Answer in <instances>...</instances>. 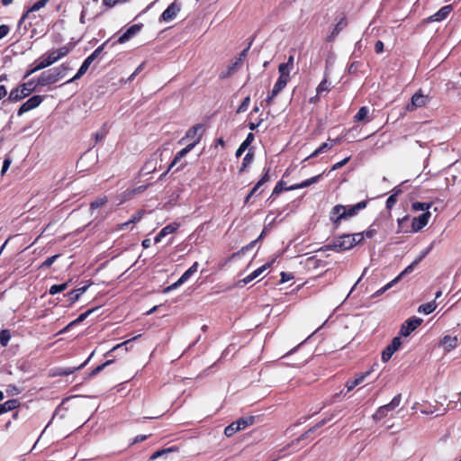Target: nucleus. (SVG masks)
Masks as SVG:
<instances>
[{
    "label": "nucleus",
    "instance_id": "aec40b11",
    "mask_svg": "<svg viewBox=\"0 0 461 461\" xmlns=\"http://www.w3.org/2000/svg\"><path fill=\"white\" fill-rule=\"evenodd\" d=\"M241 67L240 59H235L227 68L221 72L220 77L226 78L234 74Z\"/></svg>",
    "mask_w": 461,
    "mask_h": 461
},
{
    "label": "nucleus",
    "instance_id": "7ed1b4c3",
    "mask_svg": "<svg viewBox=\"0 0 461 461\" xmlns=\"http://www.w3.org/2000/svg\"><path fill=\"white\" fill-rule=\"evenodd\" d=\"M71 50V48L68 46H63L56 50L50 51L46 57L41 59V60L36 65V69H43L59 61L65 56H67Z\"/></svg>",
    "mask_w": 461,
    "mask_h": 461
},
{
    "label": "nucleus",
    "instance_id": "79ce46f5",
    "mask_svg": "<svg viewBox=\"0 0 461 461\" xmlns=\"http://www.w3.org/2000/svg\"><path fill=\"white\" fill-rule=\"evenodd\" d=\"M431 207L430 203H420V202H415L412 203V210L414 211H429V209Z\"/></svg>",
    "mask_w": 461,
    "mask_h": 461
},
{
    "label": "nucleus",
    "instance_id": "c756f323",
    "mask_svg": "<svg viewBox=\"0 0 461 461\" xmlns=\"http://www.w3.org/2000/svg\"><path fill=\"white\" fill-rule=\"evenodd\" d=\"M19 406V401L16 399L8 400L5 402L0 404V407L4 413L13 411Z\"/></svg>",
    "mask_w": 461,
    "mask_h": 461
},
{
    "label": "nucleus",
    "instance_id": "5fc2aeb1",
    "mask_svg": "<svg viewBox=\"0 0 461 461\" xmlns=\"http://www.w3.org/2000/svg\"><path fill=\"white\" fill-rule=\"evenodd\" d=\"M10 32V28L8 25L3 24L0 25V40L5 37Z\"/></svg>",
    "mask_w": 461,
    "mask_h": 461
},
{
    "label": "nucleus",
    "instance_id": "de8ad7c7",
    "mask_svg": "<svg viewBox=\"0 0 461 461\" xmlns=\"http://www.w3.org/2000/svg\"><path fill=\"white\" fill-rule=\"evenodd\" d=\"M401 401H402V395L401 394H397L387 404L393 411L395 408H397L400 405Z\"/></svg>",
    "mask_w": 461,
    "mask_h": 461
},
{
    "label": "nucleus",
    "instance_id": "72a5a7b5",
    "mask_svg": "<svg viewBox=\"0 0 461 461\" xmlns=\"http://www.w3.org/2000/svg\"><path fill=\"white\" fill-rule=\"evenodd\" d=\"M368 114H369V109L366 106H362L354 117L355 122H362V121L367 119Z\"/></svg>",
    "mask_w": 461,
    "mask_h": 461
},
{
    "label": "nucleus",
    "instance_id": "412c9836",
    "mask_svg": "<svg viewBox=\"0 0 461 461\" xmlns=\"http://www.w3.org/2000/svg\"><path fill=\"white\" fill-rule=\"evenodd\" d=\"M368 375H369V372L360 373V374L357 375V376L354 379L348 380L345 384L347 390L351 391L357 385L360 384Z\"/></svg>",
    "mask_w": 461,
    "mask_h": 461
},
{
    "label": "nucleus",
    "instance_id": "4be33fe9",
    "mask_svg": "<svg viewBox=\"0 0 461 461\" xmlns=\"http://www.w3.org/2000/svg\"><path fill=\"white\" fill-rule=\"evenodd\" d=\"M321 177V175L312 176L305 181H303L300 184H295V185L286 188V190H295V189H301V188L307 187L312 184L317 183Z\"/></svg>",
    "mask_w": 461,
    "mask_h": 461
},
{
    "label": "nucleus",
    "instance_id": "cd10ccee",
    "mask_svg": "<svg viewBox=\"0 0 461 461\" xmlns=\"http://www.w3.org/2000/svg\"><path fill=\"white\" fill-rule=\"evenodd\" d=\"M331 83L325 77L316 87L317 95L328 94L330 90Z\"/></svg>",
    "mask_w": 461,
    "mask_h": 461
},
{
    "label": "nucleus",
    "instance_id": "6e6552de",
    "mask_svg": "<svg viewBox=\"0 0 461 461\" xmlns=\"http://www.w3.org/2000/svg\"><path fill=\"white\" fill-rule=\"evenodd\" d=\"M422 322V319L418 317L409 318L402 325L400 330V335L403 337L409 336L412 331H414Z\"/></svg>",
    "mask_w": 461,
    "mask_h": 461
},
{
    "label": "nucleus",
    "instance_id": "393cba45",
    "mask_svg": "<svg viewBox=\"0 0 461 461\" xmlns=\"http://www.w3.org/2000/svg\"><path fill=\"white\" fill-rule=\"evenodd\" d=\"M50 0H39L22 16L20 23L23 22L29 17L30 13L36 12L45 6Z\"/></svg>",
    "mask_w": 461,
    "mask_h": 461
},
{
    "label": "nucleus",
    "instance_id": "1a4fd4ad",
    "mask_svg": "<svg viewBox=\"0 0 461 461\" xmlns=\"http://www.w3.org/2000/svg\"><path fill=\"white\" fill-rule=\"evenodd\" d=\"M181 7H182L181 3L178 0H175L162 13L160 18L165 22H170V21L174 20L176 17L177 14L180 12Z\"/></svg>",
    "mask_w": 461,
    "mask_h": 461
},
{
    "label": "nucleus",
    "instance_id": "4c0bfd02",
    "mask_svg": "<svg viewBox=\"0 0 461 461\" xmlns=\"http://www.w3.org/2000/svg\"><path fill=\"white\" fill-rule=\"evenodd\" d=\"M253 159H254V153L252 151H249L244 158H243V162H242V165H241V167L240 169V171H243L245 170V168L247 167H249L252 162H253Z\"/></svg>",
    "mask_w": 461,
    "mask_h": 461
},
{
    "label": "nucleus",
    "instance_id": "864d4df0",
    "mask_svg": "<svg viewBox=\"0 0 461 461\" xmlns=\"http://www.w3.org/2000/svg\"><path fill=\"white\" fill-rule=\"evenodd\" d=\"M12 163V160L10 158H5V160H4V163H3V167H2V170H1V175H5V173L7 171V169L9 168L10 165Z\"/></svg>",
    "mask_w": 461,
    "mask_h": 461
},
{
    "label": "nucleus",
    "instance_id": "20e7f679",
    "mask_svg": "<svg viewBox=\"0 0 461 461\" xmlns=\"http://www.w3.org/2000/svg\"><path fill=\"white\" fill-rule=\"evenodd\" d=\"M35 83L29 81L20 85L18 87L13 89L8 96L9 102H19L30 95L35 90Z\"/></svg>",
    "mask_w": 461,
    "mask_h": 461
},
{
    "label": "nucleus",
    "instance_id": "4d7b16f0",
    "mask_svg": "<svg viewBox=\"0 0 461 461\" xmlns=\"http://www.w3.org/2000/svg\"><path fill=\"white\" fill-rule=\"evenodd\" d=\"M6 392L12 395H17L20 393V390L15 385L12 384L7 386Z\"/></svg>",
    "mask_w": 461,
    "mask_h": 461
},
{
    "label": "nucleus",
    "instance_id": "9d476101",
    "mask_svg": "<svg viewBox=\"0 0 461 461\" xmlns=\"http://www.w3.org/2000/svg\"><path fill=\"white\" fill-rule=\"evenodd\" d=\"M402 345L400 337H394L391 343L383 350L382 360L387 362L391 359L392 356L396 352Z\"/></svg>",
    "mask_w": 461,
    "mask_h": 461
},
{
    "label": "nucleus",
    "instance_id": "0eeeda50",
    "mask_svg": "<svg viewBox=\"0 0 461 461\" xmlns=\"http://www.w3.org/2000/svg\"><path fill=\"white\" fill-rule=\"evenodd\" d=\"M422 258V257L419 258L415 261H413L411 265H409L403 271H402L394 279H393L391 282H389L387 285H385L383 288L376 291L375 294V296L381 295L385 291L390 289L393 285H395L397 282H399L402 276H404L407 274H410L414 269L415 266L420 262V260Z\"/></svg>",
    "mask_w": 461,
    "mask_h": 461
},
{
    "label": "nucleus",
    "instance_id": "ddd939ff",
    "mask_svg": "<svg viewBox=\"0 0 461 461\" xmlns=\"http://www.w3.org/2000/svg\"><path fill=\"white\" fill-rule=\"evenodd\" d=\"M142 24L141 23H139V24H133L131 26H130L117 40V43L119 44H123L125 42H127L128 41H130L132 37H134L136 34H138L141 28H142Z\"/></svg>",
    "mask_w": 461,
    "mask_h": 461
},
{
    "label": "nucleus",
    "instance_id": "c9c22d12",
    "mask_svg": "<svg viewBox=\"0 0 461 461\" xmlns=\"http://www.w3.org/2000/svg\"><path fill=\"white\" fill-rule=\"evenodd\" d=\"M347 26V22L344 18L340 19V21L335 25L331 34L330 35V39L335 38L340 31H342Z\"/></svg>",
    "mask_w": 461,
    "mask_h": 461
},
{
    "label": "nucleus",
    "instance_id": "423d86ee",
    "mask_svg": "<svg viewBox=\"0 0 461 461\" xmlns=\"http://www.w3.org/2000/svg\"><path fill=\"white\" fill-rule=\"evenodd\" d=\"M254 422V417H247V418H241L230 425H228L224 429V435L228 438L232 437L234 434H236L238 431H240L247 427L252 425Z\"/></svg>",
    "mask_w": 461,
    "mask_h": 461
},
{
    "label": "nucleus",
    "instance_id": "a18cd8bd",
    "mask_svg": "<svg viewBox=\"0 0 461 461\" xmlns=\"http://www.w3.org/2000/svg\"><path fill=\"white\" fill-rule=\"evenodd\" d=\"M59 257V254L57 255H54V256H51L50 258H48L45 261H43L41 265V268H48L50 267L55 261L56 259Z\"/></svg>",
    "mask_w": 461,
    "mask_h": 461
},
{
    "label": "nucleus",
    "instance_id": "774afa93",
    "mask_svg": "<svg viewBox=\"0 0 461 461\" xmlns=\"http://www.w3.org/2000/svg\"><path fill=\"white\" fill-rule=\"evenodd\" d=\"M103 2L104 5L113 7L118 3V0H103Z\"/></svg>",
    "mask_w": 461,
    "mask_h": 461
},
{
    "label": "nucleus",
    "instance_id": "8fccbe9b",
    "mask_svg": "<svg viewBox=\"0 0 461 461\" xmlns=\"http://www.w3.org/2000/svg\"><path fill=\"white\" fill-rule=\"evenodd\" d=\"M113 361L112 360H107L106 362H104V364L96 366L94 370H92V372L89 374V376H93V375H97L98 373H100L105 366H109Z\"/></svg>",
    "mask_w": 461,
    "mask_h": 461
},
{
    "label": "nucleus",
    "instance_id": "f3484780",
    "mask_svg": "<svg viewBox=\"0 0 461 461\" xmlns=\"http://www.w3.org/2000/svg\"><path fill=\"white\" fill-rule=\"evenodd\" d=\"M346 207L343 205H336L332 208L330 212V220L334 223H338L340 220L345 219Z\"/></svg>",
    "mask_w": 461,
    "mask_h": 461
},
{
    "label": "nucleus",
    "instance_id": "b1692460",
    "mask_svg": "<svg viewBox=\"0 0 461 461\" xmlns=\"http://www.w3.org/2000/svg\"><path fill=\"white\" fill-rule=\"evenodd\" d=\"M254 140V134L249 133L246 140L240 144V146L236 150L235 156L237 158L240 157L243 152L249 148L251 142Z\"/></svg>",
    "mask_w": 461,
    "mask_h": 461
},
{
    "label": "nucleus",
    "instance_id": "2f4dec72",
    "mask_svg": "<svg viewBox=\"0 0 461 461\" xmlns=\"http://www.w3.org/2000/svg\"><path fill=\"white\" fill-rule=\"evenodd\" d=\"M294 68L287 66V64L281 63L278 67V72H279V77L285 78L287 80H290V73Z\"/></svg>",
    "mask_w": 461,
    "mask_h": 461
},
{
    "label": "nucleus",
    "instance_id": "bb28decb",
    "mask_svg": "<svg viewBox=\"0 0 461 461\" xmlns=\"http://www.w3.org/2000/svg\"><path fill=\"white\" fill-rule=\"evenodd\" d=\"M198 263L194 262L178 279V284L186 282L198 269Z\"/></svg>",
    "mask_w": 461,
    "mask_h": 461
},
{
    "label": "nucleus",
    "instance_id": "58836bf2",
    "mask_svg": "<svg viewBox=\"0 0 461 461\" xmlns=\"http://www.w3.org/2000/svg\"><path fill=\"white\" fill-rule=\"evenodd\" d=\"M11 334L8 330H3L0 331V344L3 347L7 346L8 342L10 341Z\"/></svg>",
    "mask_w": 461,
    "mask_h": 461
},
{
    "label": "nucleus",
    "instance_id": "e433bc0d",
    "mask_svg": "<svg viewBox=\"0 0 461 461\" xmlns=\"http://www.w3.org/2000/svg\"><path fill=\"white\" fill-rule=\"evenodd\" d=\"M95 311V309H90L83 313H81L75 321H73L72 322H70L66 328L64 330H68L70 326L76 324V323H79L81 321H83L84 320H86L93 312Z\"/></svg>",
    "mask_w": 461,
    "mask_h": 461
},
{
    "label": "nucleus",
    "instance_id": "a878e982",
    "mask_svg": "<svg viewBox=\"0 0 461 461\" xmlns=\"http://www.w3.org/2000/svg\"><path fill=\"white\" fill-rule=\"evenodd\" d=\"M366 204L367 203L366 201H362L351 206L349 209H346L345 219L356 215L359 210L366 208Z\"/></svg>",
    "mask_w": 461,
    "mask_h": 461
},
{
    "label": "nucleus",
    "instance_id": "052dcab7",
    "mask_svg": "<svg viewBox=\"0 0 461 461\" xmlns=\"http://www.w3.org/2000/svg\"><path fill=\"white\" fill-rule=\"evenodd\" d=\"M141 218H142V212H138L137 213H135L134 215L131 216V218L130 219V222L136 223V222L140 221Z\"/></svg>",
    "mask_w": 461,
    "mask_h": 461
},
{
    "label": "nucleus",
    "instance_id": "a211bd4d",
    "mask_svg": "<svg viewBox=\"0 0 461 461\" xmlns=\"http://www.w3.org/2000/svg\"><path fill=\"white\" fill-rule=\"evenodd\" d=\"M440 344L447 352H449L457 346L458 339L456 336L451 337L447 335L442 339Z\"/></svg>",
    "mask_w": 461,
    "mask_h": 461
},
{
    "label": "nucleus",
    "instance_id": "2eb2a0df",
    "mask_svg": "<svg viewBox=\"0 0 461 461\" xmlns=\"http://www.w3.org/2000/svg\"><path fill=\"white\" fill-rule=\"evenodd\" d=\"M453 10V7L451 5H445L443 7H441L437 13H435L434 14L430 15L427 21L429 23H431V22H441L443 20H445L448 14L452 12Z\"/></svg>",
    "mask_w": 461,
    "mask_h": 461
},
{
    "label": "nucleus",
    "instance_id": "09e8293b",
    "mask_svg": "<svg viewBox=\"0 0 461 461\" xmlns=\"http://www.w3.org/2000/svg\"><path fill=\"white\" fill-rule=\"evenodd\" d=\"M269 264L267 263L265 265H263L262 267H258V269L254 270L251 274H252V278L256 279L257 277H258L263 272H265L268 267H269Z\"/></svg>",
    "mask_w": 461,
    "mask_h": 461
},
{
    "label": "nucleus",
    "instance_id": "5701e85b",
    "mask_svg": "<svg viewBox=\"0 0 461 461\" xmlns=\"http://www.w3.org/2000/svg\"><path fill=\"white\" fill-rule=\"evenodd\" d=\"M393 411V409H391L388 404H384L383 406H380L377 411L375 412V414L373 415V420L375 421H378L382 419H384V417H386L389 412Z\"/></svg>",
    "mask_w": 461,
    "mask_h": 461
},
{
    "label": "nucleus",
    "instance_id": "69168bd1",
    "mask_svg": "<svg viewBox=\"0 0 461 461\" xmlns=\"http://www.w3.org/2000/svg\"><path fill=\"white\" fill-rule=\"evenodd\" d=\"M250 47V44L248 46V48H246L245 50H243L240 54V57L237 58L236 59H240V64L242 65V61L244 59V58H246L247 54H248V51H249V49Z\"/></svg>",
    "mask_w": 461,
    "mask_h": 461
},
{
    "label": "nucleus",
    "instance_id": "338daca9",
    "mask_svg": "<svg viewBox=\"0 0 461 461\" xmlns=\"http://www.w3.org/2000/svg\"><path fill=\"white\" fill-rule=\"evenodd\" d=\"M253 280H254V278H252V274H249V276L244 277L242 280H240V283H242V285H245Z\"/></svg>",
    "mask_w": 461,
    "mask_h": 461
},
{
    "label": "nucleus",
    "instance_id": "4468645a",
    "mask_svg": "<svg viewBox=\"0 0 461 461\" xmlns=\"http://www.w3.org/2000/svg\"><path fill=\"white\" fill-rule=\"evenodd\" d=\"M431 216V213L427 211L420 214L419 217L414 218L411 223V229L414 232L420 230L424 228L428 223L429 220Z\"/></svg>",
    "mask_w": 461,
    "mask_h": 461
},
{
    "label": "nucleus",
    "instance_id": "6ab92c4d",
    "mask_svg": "<svg viewBox=\"0 0 461 461\" xmlns=\"http://www.w3.org/2000/svg\"><path fill=\"white\" fill-rule=\"evenodd\" d=\"M330 142H324L322 143L318 149H316L307 158H314L318 156L319 154L330 150L332 149L334 145H336L339 142L338 139L335 140H329Z\"/></svg>",
    "mask_w": 461,
    "mask_h": 461
},
{
    "label": "nucleus",
    "instance_id": "a19ab883",
    "mask_svg": "<svg viewBox=\"0 0 461 461\" xmlns=\"http://www.w3.org/2000/svg\"><path fill=\"white\" fill-rule=\"evenodd\" d=\"M68 283H63V284H60V285H53L50 288L49 293L53 295V294H56L58 293L63 292V291H65L68 288Z\"/></svg>",
    "mask_w": 461,
    "mask_h": 461
},
{
    "label": "nucleus",
    "instance_id": "603ef678",
    "mask_svg": "<svg viewBox=\"0 0 461 461\" xmlns=\"http://www.w3.org/2000/svg\"><path fill=\"white\" fill-rule=\"evenodd\" d=\"M349 159H350V158L348 157V158H344L343 160L334 164L331 167V170H337V169L342 167L349 161Z\"/></svg>",
    "mask_w": 461,
    "mask_h": 461
},
{
    "label": "nucleus",
    "instance_id": "39448f33",
    "mask_svg": "<svg viewBox=\"0 0 461 461\" xmlns=\"http://www.w3.org/2000/svg\"><path fill=\"white\" fill-rule=\"evenodd\" d=\"M108 43V41L104 42L102 45H100L97 49L95 50V51L89 55L82 63L81 67L79 68L77 73L69 80L66 82V84L72 83L76 81L77 79L80 78L83 75L86 74L87 69L89 68L90 65L93 63V61L101 54V52L104 50V46Z\"/></svg>",
    "mask_w": 461,
    "mask_h": 461
},
{
    "label": "nucleus",
    "instance_id": "0e129e2a",
    "mask_svg": "<svg viewBox=\"0 0 461 461\" xmlns=\"http://www.w3.org/2000/svg\"><path fill=\"white\" fill-rule=\"evenodd\" d=\"M269 169H267L266 171V173L264 174V176L261 177V179L258 182V183H261V185L269 181L270 177H269Z\"/></svg>",
    "mask_w": 461,
    "mask_h": 461
},
{
    "label": "nucleus",
    "instance_id": "e2e57ef3",
    "mask_svg": "<svg viewBox=\"0 0 461 461\" xmlns=\"http://www.w3.org/2000/svg\"><path fill=\"white\" fill-rule=\"evenodd\" d=\"M293 278L291 274L282 272L281 273V283H285Z\"/></svg>",
    "mask_w": 461,
    "mask_h": 461
},
{
    "label": "nucleus",
    "instance_id": "dca6fc26",
    "mask_svg": "<svg viewBox=\"0 0 461 461\" xmlns=\"http://www.w3.org/2000/svg\"><path fill=\"white\" fill-rule=\"evenodd\" d=\"M199 142V138H197L195 140L192 141L191 143H189L185 148L182 149L180 151H178L176 156H175V158L174 160L172 161L169 168H171L172 167H174L178 160H180L182 158H184L187 153H189L194 148V146Z\"/></svg>",
    "mask_w": 461,
    "mask_h": 461
},
{
    "label": "nucleus",
    "instance_id": "680f3d73",
    "mask_svg": "<svg viewBox=\"0 0 461 461\" xmlns=\"http://www.w3.org/2000/svg\"><path fill=\"white\" fill-rule=\"evenodd\" d=\"M283 182H278L273 190V194H278L283 191Z\"/></svg>",
    "mask_w": 461,
    "mask_h": 461
},
{
    "label": "nucleus",
    "instance_id": "bf43d9fd",
    "mask_svg": "<svg viewBox=\"0 0 461 461\" xmlns=\"http://www.w3.org/2000/svg\"><path fill=\"white\" fill-rule=\"evenodd\" d=\"M375 51L380 54L384 51V43L381 41H377L375 44Z\"/></svg>",
    "mask_w": 461,
    "mask_h": 461
},
{
    "label": "nucleus",
    "instance_id": "f03ea898",
    "mask_svg": "<svg viewBox=\"0 0 461 461\" xmlns=\"http://www.w3.org/2000/svg\"><path fill=\"white\" fill-rule=\"evenodd\" d=\"M71 68L68 63H63L59 67L43 71L37 80V85L45 86L54 84L62 79Z\"/></svg>",
    "mask_w": 461,
    "mask_h": 461
},
{
    "label": "nucleus",
    "instance_id": "13d9d810",
    "mask_svg": "<svg viewBox=\"0 0 461 461\" xmlns=\"http://www.w3.org/2000/svg\"><path fill=\"white\" fill-rule=\"evenodd\" d=\"M169 451H171L170 448L163 449V450H158V451H157V452L152 454V456H150V459L154 460V459L158 458V456H162V455H164V454H166V453H167Z\"/></svg>",
    "mask_w": 461,
    "mask_h": 461
},
{
    "label": "nucleus",
    "instance_id": "473e14b6",
    "mask_svg": "<svg viewBox=\"0 0 461 461\" xmlns=\"http://www.w3.org/2000/svg\"><path fill=\"white\" fill-rule=\"evenodd\" d=\"M436 308H437V304L434 301H432L428 303L420 305L418 308V312H422L424 314H429L432 312H434Z\"/></svg>",
    "mask_w": 461,
    "mask_h": 461
},
{
    "label": "nucleus",
    "instance_id": "49530a36",
    "mask_svg": "<svg viewBox=\"0 0 461 461\" xmlns=\"http://www.w3.org/2000/svg\"><path fill=\"white\" fill-rule=\"evenodd\" d=\"M87 364V360H86L83 364H81L80 366H78L76 368H66L64 369L63 371H61L59 373V375H71L73 374L76 370H79V369H82Z\"/></svg>",
    "mask_w": 461,
    "mask_h": 461
},
{
    "label": "nucleus",
    "instance_id": "ea45409f",
    "mask_svg": "<svg viewBox=\"0 0 461 461\" xmlns=\"http://www.w3.org/2000/svg\"><path fill=\"white\" fill-rule=\"evenodd\" d=\"M179 223H176V222H174V223H170L167 226H165L161 231H162V234H164L165 236L168 235V234H171V233H174L178 228H179Z\"/></svg>",
    "mask_w": 461,
    "mask_h": 461
},
{
    "label": "nucleus",
    "instance_id": "f704fd0d",
    "mask_svg": "<svg viewBox=\"0 0 461 461\" xmlns=\"http://www.w3.org/2000/svg\"><path fill=\"white\" fill-rule=\"evenodd\" d=\"M201 129V127L199 125H196L193 128H191L190 130L187 131L185 138L182 139V140H184L185 139H191L194 140H195L197 138H199V140L201 139L200 136H198V131Z\"/></svg>",
    "mask_w": 461,
    "mask_h": 461
},
{
    "label": "nucleus",
    "instance_id": "3c124183",
    "mask_svg": "<svg viewBox=\"0 0 461 461\" xmlns=\"http://www.w3.org/2000/svg\"><path fill=\"white\" fill-rule=\"evenodd\" d=\"M376 233V230L374 229H368L366 231L363 232H357V234H363V239L367 238L371 239L374 237V235Z\"/></svg>",
    "mask_w": 461,
    "mask_h": 461
},
{
    "label": "nucleus",
    "instance_id": "9b49d317",
    "mask_svg": "<svg viewBox=\"0 0 461 461\" xmlns=\"http://www.w3.org/2000/svg\"><path fill=\"white\" fill-rule=\"evenodd\" d=\"M43 101V97L41 95H33L29 98L25 103H23L19 108L17 114L18 116L23 115L24 113H27L36 107H38L41 102Z\"/></svg>",
    "mask_w": 461,
    "mask_h": 461
},
{
    "label": "nucleus",
    "instance_id": "f8f14e48",
    "mask_svg": "<svg viewBox=\"0 0 461 461\" xmlns=\"http://www.w3.org/2000/svg\"><path fill=\"white\" fill-rule=\"evenodd\" d=\"M428 99L427 95H422L420 92H417L412 95L411 102L406 105V110L411 112L423 107L426 105Z\"/></svg>",
    "mask_w": 461,
    "mask_h": 461
},
{
    "label": "nucleus",
    "instance_id": "7c9ffc66",
    "mask_svg": "<svg viewBox=\"0 0 461 461\" xmlns=\"http://www.w3.org/2000/svg\"><path fill=\"white\" fill-rule=\"evenodd\" d=\"M288 82L289 80L285 78L278 77L272 89V95H277L285 87Z\"/></svg>",
    "mask_w": 461,
    "mask_h": 461
},
{
    "label": "nucleus",
    "instance_id": "37998d69",
    "mask_svg": "<svg viewBox=\"0 0 461 461\" xmlns=\"http://www.w3.org/2000/svg\"><path fill=\"white\" fill-rule=\"evenodd\" d=\"M107 203V199L106 197H100L98 199H96L95 201L92 202L91 204H90V209L91 210H95L97 208H100L102 207L103 205H104L105 203Z\"/></svg>",
    "mask_w": 461,
    "mask_h": 461
},
{
    "label": "nucleus",
    "instance_id": "f257e3e1",
    "mask_svg": "<svg viewBox=\"0 0 461 461\" xmlns=\"http://www.w3.org/2000/svg\"><path fill=\"white\" fill-rule=\"evenodd\" d=\"M362 240L363 234H345L334 239L330 244L321 248V249L340 252L352 249Z\"/></svg>",
    "mask_w": 461,
    "mask_h": 461
},
{
    "label": "nucleus",
    "instance_id": "c85d7f7f",
    "mask_svg": "<svg viewBox=\"0 0 461 461\" xmlns=\"http://www.w3.org/2000/svg\"><path fill=\"white\" fill-rule=\"evenodd\" d=\"M88 285L82 286L68 294L71 303L77 302L79 297L87 290Z\"/></svg>",
    "mask_w": 461,
    "mask_h": 461
},
{
    "label": "nucleus",
    "instance_id": "6e6d98bb",
    "mask_svg": "<svg viewBox=\"0 0 461 461\" xmlns=\"http://www.w3.org/2000/svg\"><path fill=\"white\" fill-rule=\"evenodd\" d=\"M396 203L395 194H391L386 200V208L391 209Z\"/></svg>",
    "mask_w": 461,
    "mask_h": 461
},
{
    "label": "nucleus",
    "instance_id": "c03bdc74",
    "mask_svg": "<svg viewBox=\"0 0 461 461\" xmlns=\"http://www.w3.org/2000/svg\"><path fill=\"white\" fill-rule=\"evenodd\" d=\"M249 104H250V97L249 96L245 97L244 100L242 101V103L239 105V107L236 111L237 113H241L246 112L249 106Z\"/></svg>",
    "mask_w": 461,
    "mask_h": 461
}]
</instances>
